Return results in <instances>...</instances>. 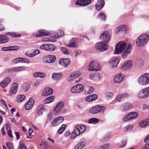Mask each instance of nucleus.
<instances>
[{
    "instance_id": "nucleus-1",
    "label": "nucleus",
    "mask_w": 149,
    "mask_h": 149,
    "mask_svg": "<svg viewBox=\"0 0 149 149\" xmlns=\"http://www.w3.org/2000/svg\"><path fill=\"white\" fill-rule=\"evenodd\" d=\"M126 46V44L125 42L123 41L119 42L116 45L115 54L118 55L123 52L122 57L123 58H125L127 55L130 53L132 49V45L130 44H128L125 50Z\"/></svg>"
},
{
    "instance_id": "nucleus-2",
    "label": "nucleus",
    "mask_w": 149,
    "mask_h": 149,
    "mask_svg": "<svg viewBox=\"0 0 149 149\" xmlns=\"http://www.w3.org/2000/svg\"><path fill=\"white\" fill-rule=\"evenodd\" d=\"M149 37L146 33L142 34L137 38L136 45L138 46H143L145 45L149 40Z\"/></svg>"
},
{
    "instance_id": "nucleus-3",
    "label": "nucleus",
    "mask_w": 149,
    "mask_h": 149,
    "mask_svg": "<svg viewBox=\"0 0 149 149\" xmlns=\"http://www.w3.org/2000/svg\"><path fill=\"white\" fill-rule=\"evenodd\" d=\"M8 35L15 38L21 36L20 34H17V33H16L8 32L6 35H0V44H4L8 41L9 38L7 36Z\"/></svg>"
},
{
    "instance_id": "nucleus-4",
    "label": "nucleus",
    "mask_w": 149,
    "mask_h": 149,
    "mask_svg": "<svg viewBox=\"0 0 149 149\" xmlns=\"http://www.w3.org/2000/svg\"><path fill=\"white\" fill-rule=\"evenodd\" d=\"M138 82L141 85H145L149 84V74H144L138 79Z\"/></svg>"
},
{
    "instance_id": "nucleus-5",
    "label": "nucleus",
    "mask_w": 149,
    "mask_h": 149,
    "mask_svg": "<svg viewBox=\"0 0 149 149\" xmlns=\"http://www.w3.org/2000/svg\"><path fill=\"white\" fill-rule=\"evenodd\" d=\"M106 110V108L104 106H101L96 105L92 107L89 110L90 112L93 114H95L101 112L103 113Z\"/></svg>"
},
{
    "instance_id": "nucleus-6",
    "label": "nucleus",
    "mask_w": 149,
    "mask_h": 149,
    "mask_svg": "<svg viewBox=\"0 0 149 149\" xmlns=\"http://www.w3.org/2000/svg\"><path fill=\"white\" fill-rule=\"evenodd\" d=\"M88 69L89 71H97L100 69L99 64L98 62L94 61L90 63L88 65Z\"/></svg>"
},
{
    "instance_id": "nucleus-7",
    "label": "nucleus",
    "mask_w": 149,
    "mask_h": 149,
    "mask_svg": "<svg viewBox=\"0 0 149 149\" xmlns=\"http://www.w3.org/2000/svg\"><path fill=\"white\" fill-rule=\"evenodd\" d=\"M138 116V113L136 112H132L125 115L123 118V120L124 121L130 120L137 118Z\"/></svg>"
},
{
    "instance_id": "nucleus-8",
    "label": "nucleus",
    "mask_w": 149,
    "mask_h": 149,
    "mask_svg": "<svg viewBox=\"0 0 149 149\" xmlns=\"http://www.w3.org/2000/svg\"><path fill=\"white\" fill-rule=\"evenodd\" d=\"M137 96L140 98H145L149 96V87L143 89L138 93Z\"/></svg>"
},
{
    "instance_id": "nucleus-9",
    "label": "nucleus",
    "mask_w": 149,
    "mask_h": 149,
    "mask_svg": "<svg viewBox=\"0 0 149 149\" xmlns=\"http://www.w3.org/2000/svg\"><path fill=\"white\" fill-rule=\"evenodd\" d=\"M108 46L107 44L103 42L97 43L95 46V48L100 51L104 52L107 49Z\"/></svg>"
},
{
    "instance_id": "nucleus-10",
    "label": "nucleus",
    "mask_w": 149,
    "mask_h": 149,
    "mask_svg": "<svg viewBox=\"0 0 149 149\" xmlns=\"http://www.w3.org/2000/svg\"><path fill=\"white\" fill-rule=\"evenodd\" d=\"M64 103L61 102L58 103L56 105L54 108L53 113L56 115H58L61 113V109L63 107Z\"/></svg>"
},
{
    "instance_id": "nucleus-11",
    "label": "nucleus",
    "mask_w": 149,
    "mask_h": 149,
    "mask_svg": "<svg viewBox=\"0 0 149 149\" xmlns=\"http://www.w3.org/2000/svg\"><path fill=\"white\" fill-rule=\"evenodd\" d=\"M84 89V87L82 84H77L73 86L71 89V91L74 93H78L81 92Z\"/></svg>"
},
{
    "instance_id": "nucleus-12",
    "label": "nucleus",
    "mask_w": 149,
    "mask_h": 149,
    "mask_svg": "<svg viewBox=\"0 0 149 149\" xmlns=\"http://www.w3.org/2000/svg\"><path fill=\"white\" fill-rule=\"evenodd\" d=\"M42 59L45 63H53L56 61V56H54L48 55L43 57Z\"/></svg>"
},
{
    "instance_id": "nucleus-13",
    "label": "nucleus",
    "mask_w": 149,
    "mask_h": 149,
    "mask_svg": "<svg viewBox=\"0 0 149 149\" xmlns=\"http://www.w3.org/2000/svg\"><path fill=\"white\" fill-rule=\"evenodd\" d=\"M71 61L69 58H61L59 60V64L62 67L66 68L70 64Z\"/></svg>"
},
{
    "instance_id": "nucleus-14",
    "label": "nucleus",
    "mask_w": 149,
    "mask_h": 149,
    "mask_svg": "<svg viewBox=\"0 0 149 149\" xmlns=\"http://www.w3.org/2000/svg\"><path fill=\"white\" fill-rule=\"evenodd\" d=\"M64 118L62 116H59L55 118L52 122V125L55 127L59 125L63 121Z\"/></svg>"
},
{
    "instance_id": "nucleus-15",
    "label": "nucleus",
    "mask_w": 149,
    "mask_h": 149,
    "mask_svg": "<svg viewBox=\"0 0 149 149\" xmlns=\"http://www.w3.org/2000/svg\"><path fill=\"white\" fill-rule=\"evenodd\" d=\"M100 39L106 42H109L111 39L110 34L108 31H104L100 36Z\"/></svg>"
},
{
    "instance_id": "nucleus-16",
    "label": "nucleus",
    "mask_w": 149,
    "mask_h": 149,
    "mask_svg": "<svg viewBox=\"0 0 149 149\" xmlns=\"http://www.w3.org/2000/svg\"><path fill=\"white\" fill-rule=\"evenodd\" d=\"M81 134V131L79 129V125H77L74 128V130L71 133L70 138L73 139L75 138L77 136H79Z\"/></svg>"
},
{
    "instance_id": "nucleus-17",
    "label": "nucleus",
    "mask_w": 149,
    "mask_h": 149,
    "mask_svg": "<svg viewBox=\"0 0 149 149\" xmlns=\"http://www.w3.org/2000/svg\"><path fill=\"white\" fill-rule=\"evenodd\" d=\"M129 94L127 93L120 94L116 97V100L118 102H121L128 98L129 97Z\"/></svg>"
},
{
    "instance_id": "nucleus-18",
    "label": "nucleus",
    "mask_w": 149,
    "mask_h": 149,
    "mask_svg": "<svg viewBox=\"0 0 149 149\" xmlns=\"http://www.w3.org/2000/svg\"><path fill=\"white\" fill-rule=\"evenodd\" d=\"M91 3V0H77L75 3L77 5L86 6Z\"/></svg>"
},
{
    "instance_id": "nucleus-19",
    "label": "nucleus",
    "mask_w": 149,
    "mask_h": 149,
    "mask_svg": "<svg viewBox=\"0 0 149 149\" xmlns=\"http://www.w3.org/2000/svg\"><path fill=\"white\" fill-rule=\"evenodd\" d=\"M18 88V84L17 83H15L13 84L11 86L9 92L10 94H16Z\"/></svg>"
},
{
    "instance_id": "nucleus-20",
    "label": "nucleus",
    "mask_w": 149,
    "mask_h": 149,
    "mask_svg": "<svg viewBox=\"0 0 149 149\" xmlns=\"http://www.w3.org/2000/svg\"><path fill=\"white\" fill-rule=\"evenodd\" d=\"M53 92V89L50 87H46L43 90L42 93V96H47L52 94Z\"/></svg>"
},
{
    "instance_id": "nucleus-21",
    "label": "nucleus",
    "mask_w": 149,
    "mask_h": 149,
    "mask_svg": "<svg viewBox=\"0 0 149 149\" xmlns=\"http://www.w3.org/2000/svg\"><path fill=\"white\" fill-rule=\"evenodd\" d=\"M49 32L45 30H39L37 31L35 34V35L36 37L43 36H48L49 35Z\"/></svg>"
},
{
    "instance_id": "nucleus-22",
    "label": "nucleus",
    "mask_w": 149,
    "mask_h": 149,
    "mask_svg": "<svg viewBox=\"0 0 149 149\" xmlns=\"http://www.w3.org/2000/svg\"><path fill=\"white\" fill-rule=\"evenodd\" d=\"M132 65V63L131 61L129 60L125 62L121 67L123 70H125L130 68Z\"/></svg>"
},
{
    "instance_id": "nucleus-23",
    "label": "nucleus",
    "mask_w": 149,
    "mask_h": 149,
    "mask_svg": "<svg viewBox=\"0 0 149 149\" xmlns=\"http://www.w3.org/2000/svg\"><path fill=\"white\" fill-rule=\"evenodd\" d=\"M90 78L95 81H97L100 80L101 78L99 74L97 72H95L91 74Z\"/></svg>"
},
{
    "instance_id": "nucleus-24",
    "label": "nucleus",
    "mask_w": 149,
    "mask_h": 149,
    "mask_svg": "<svg viewBox=\"0 0 149 149\" xmlns=\"http://www.w3.org/2000/svg\"><path fill=\"white\" fill-rule=\"evenodd\" d=\"M34 100L32 98H30L29 101L25 104V107L26 110H29L31 109L34 104Z\"/></svg>"
},
{
    "instance_id": "nucleus-25",
    "label": "nucleus",
    "mask_w": 149,
    "mask_h": 149,
    "mask_svg": "<svg viewBox=\"0 0 149 149\" xmlns=\"http://www.w3.org/2000/svg\"><path fill=\"white\" fill-rule=\"evenodd\" d=\"M124 77V75L122 73H119L115 77L114 81L115 83H119L123 81Z\"/></svg>"
},
{
    "instance_id": "nucleus-26",
    "label": "nucleus",
    "mask_w": 149,
    "mask_h": 149,
    "mask_svg": "<svg viewBox=\"0 0 149 149\" xmlns=\"http://www.w3.org/2000/svg\"><path fill=\"white\" fill-rule=\"evenodd\" d=\"M104 0H98L95 5L96 10L100 11L104 6Z\"/></svg>"
},
{
    "instance_id": "nucleus-27",
    "label": "nucleus",
    "mask_w": 149,
    "mask_h": 149,
    "mask_svg": "<svg viewBox=\"0 0 149 149\" xmlns=\"http://www.w3.org/2000/svg\"><path fill=\"white\" fill-rule=\"evenodd\" d=\"M10 81L11 79L9 77H6L0 83V85L3 88H5L7 86Z\"/></svg>"
},
{
    "instance_id": "nucleus-28",
    "label": "nucleus",
    "mask_w": 149,
    "mask_h": 149,
    "mask_svg": "<svg viewBox=\"0 0 149 149\" xmlns=\"http://www.w3.org/2000/svg\"><path fill=\"white\" fill-rule=\"evenodd\" d=\"M62 75L61 73H53L52 75V78L53 80L58 81L60 80L61 78Z\"/></svg>"
},
{
    "instance_id": "nucleus-29",
    "label": "nucleus",
    "mask_w": 149,
    "mask_h": 149,
    "mask_svg": "<svg viewBox=\"0 0 149 149\" xmlns=\"http://www.w3.org/2000/svg\"><path fill=\"white\" fill-rule=\"evenodd\" d=\"M119 62V60L118 57L113 58L111 61V64L113 68H116L117 67Z\"/></svg>"
},
{
    "instance_id": "nucleus-30",
    "label": "nucleus",
    "mask_w": 149,
    "mask_h": 149,
    "mask_svg": "<svg viewBox=\"0 0 149 149\" xmlns=\"http://www.w3.org/2000/svg\"><path fill=\"white\" fill-rule=\"evenodd\" d=\"M139 126L141 128L146 127L149 125V119L141 121L139 124Z\"/></svg>"
},
{
    "instance_id": "nucleus-31",
    "label": "nucleus",
    "mask_w": 149,
    "mask_h": 149,
    "mask_svg": "<svg viewBox=\"0 0 149 149\" xmlns=\"http://www.w3.org/2000/svg\"><path fill=\"white\" fill-rule=\"evenodd\" d=\"M45 75V73L40 72H35L33 74V75L35 78L39 77L40 78H44Z\"/></svg>"
},
{
    "instance_id": "nucleus-32",
    "label": "nucleus",
    "mask_w": 149,
    "mask_h": 149,
    "mask_svg": "<svg viewBox=\"0 0 149 149\" xmlns=\"http://www.w3.org/2000/svg\"><path fill=\"white\" fill-rule=\"evenodd\" d=\"M126 29V26L125 25H120L115 30V32L116 33H119L121 30L125 31Z\"/></svg>"
},
{
    "instance_id": "nucleus-33",
    "label": "nucleus",
    "mask_w": 149,
    "mask_h": 149,
    "mask_svg": "<svg viewBox=\"0 0 149 149\" xmlns=\"http://www.w3.org/2000/svg\"><path fill=\"white\" fill-rule=\"evenodd\" d=\"M77 39L75 38H73L71 40L68 44V46L71 47H76V41Z\"/></svg>"
},
{
    "instance_id": "nucleus-34",
    "label": "nucleus",
    "mask_w": 149,
    "mask_h": 149,
    "mask_svg": "<svg viewBox=\"0 0 149 149\" xmlns=\"http://www.w3.org/2000/svg\"><path fill=\"white\" fill-rule=\"evenodd\" d=\"M85 143L84 141H82L77 144L74 147L75 149H82L85 146Z\"/></svg>"
},
{
    "instance_id": "nucleus-35",
    "label": "nucleus",
    "mask_w": 149,
    "mask_h": 149,
    "mask_svg": "<svg viewBox=\"0 0 149 149\" xmlns=\"http://www.w3.org/2000/svg\"><path fill=\"white\" fill-rule=\"evenodd\" d=\"M99 122V119L95 118H92L89 119L88 120V123L93 124H96L97 123Z\"/></svg>"
},
{
    "instance_id": "nucleus-36",
    "label": "nucleus",
    "mask_w": 149,
    "mask_h": 149,
    "mask_svg": "<svg viewBox=\"0 0 149 149\" xmlns=\"http://www.w3.org/2000/svg\"><path fill=\"white\" fill-rule=\"evenodd\" d=\"M123 110L125 111H127L132 108V105L129 103H126L123 105Z\"/></svg>"
},
{
    "instance_id": "nucleus-37",
    "label": "nucleus",
    "mask_w": 149,
    "mask_h": 149,
    "mask_svg": "<svg viewBox=\"0 0 149 149\" xmlns=\"http://www.w3.org/2000/svg\"><path fill=\"white\" fill-rule=\"evenodd\" d=\"M67 127V125L65 124H63L60 127L58 130L57 133L59 134H61L65 130Z\"/></svg>"
},
{
    "instance_id": "nucleus-38",
    "label": "nucleus",
    "mask_w": 149,
    "mask_h": 149,
    "mask_svg": "<svg viewBox=\"0 0 149 149\" xmlns=\"http://www.w3.org/2000/svg\"><path fill=\"white\" fill-rule=\"evenodd\" d=\"M64 32L62 31H59L56 35L52 36L51 37L53 38H58L61 37L64 35Z\"/></svg>"
},
{
    "instance_id": "nucleus-39",
    "label": "nucleus",
    "mask_w": 149,
    "mask_h": 149,
    "mask_svg": "<svg viewBox=\"0 0 149 149\" xmlns=\"http://www.w3.org/2000/svg\"><path fill=\"white\" fill-rule=\"evenodd\" d=\"M47 51L52 52L54 51L55 49V47L52 44H47Z\"/></svg>"
},
{
    "instance_id": "nucleus-40",
    "label": "nucleus",
    "mask_w": 149,
    "mask_h": 149,
    "mask_svg": "<svg viewBox=\"0 0 149 149\" xmlns=\"http://www.w3.org/2000/svg\"><path fill=\"white\" fill-rule=\"evenodd\" d=\"M23 91L24 92L28 91L30 88L29 85L26 83H24L22 84V86Z\"/></svg>"
},
{
    "instance_id": "nucleus-41",
    "label": "nucleus",
    "mask_w": 149,
    "mask_h": 149,
    "mask_svg": "<svg viewBox=\"0 0 149 149\" xmlns=\"http://www.w3.org/2000/svg\"><path fill=\"white\" fill-rule=\"evenodd\" d=\"M54 97L51 96L47 97L44 100V102L45 104H48L52 102L54 100Z\"/></svg>"
},
{
    "instance_id": "nucleus-42",
    "label": "nucleus",
    "mask_w": 149,
    "mask_h": 149,
    "mask_svg": "<svg viewBox=\"0 0 149 149\" xmlns=\"http://www.w3.org/2000/svg\"><path fill=\"white\" fill-rule=\"evenodd\" d=\"M97 17L101 20L105 21V15L103 13H100L98 14Z\"/></svg>"
},
{
    "instance_id": "nucleus-43",
    "label": "nucleus",
    "mask_w": 149,
    "mask_h": 149,
    "mask_svg": "<svg viewBox=\"0 0 149 149\" xmlns=\"http://www.w3.org/2000/svg\"><path fill=\"white\" fill-rule=\"evenodd\" d=\"M60 49L64 54L65 55H69V53L67 49L65 47H61Z\"/></svg>"
},
{
    "instance_id": "nucleus-44",
    "label": "nucleus",
    "mask_w": 149,
    "mask_h": 149,
    "mask_svg": "<svg viewBox=\"0 0 149 149\" xmlns=\"http://www.w3.org/2000/svg\"><path fill=\"white\" fill-rule=\"evenodd\" d=\"M25 97L24 95H21L17 97V101L19 102H22L25 99Z\"/></svg>"
},
{
    "instance_id": "nucleus-45",
    "label": "nucleus",
    "mask_w": 149,
    "mask_h": 149,
    "mask_svg": "<svg viewBox=\"0 0 149 149\" xmlns=\"http://www.w3.org/2000/svg\"><path fill=\"white\" fill-rule=\"evenodd\" d=\"M44 109L40 106H39L38 108V113L39 116H42L43 112Z\"/></svg>"
},
{
    "instance_id": "nucleus-46",
    "label": "nucleus",
    "mask_w": 149,
    "mask_h": 149,
    "mask_svg": "<svg viewBox=\"0 0 149 149\" xmlns=\"http://www.w3.org/2000/svg\"><path fill=\"white\" fill-rule=\"evenodd\" d=\"M79 129L81 131V134L83 133L86 130V127L83 125H81L80 126L79 125Z\"/></svg>"
},
{
    "instance_id": "nucleus-47",
    "label": "nucleus",
    "mask_w": 149,
    "mask_h": 149,
    "mask_svg": "<svg viewBox=\"0 0 149 149\" xmlns=\"http://www.w3.org/2000/svg\"><path fill=\"white\" fill-rule=\"evenodd\" d=\"M110 144L109 143L105 144L101 146L99 149H107L109 148Z\"/></svg>"
},
{
    "instance_id": "nucleus-48",
    "label": "nucleus",
    "mask_w": 149,
    "mask_h": 149,
    "mask_svg": "<svg viewBox=\"0 0 149 149\" xmlns=\"http://www.w3.org/2000/svg\"><path fill=\"white\" fill-rule=\"evenodd\" d=\"M111 137V135L109 134H107L105 137L101 140V141L103 142L107 141Z\"/></svg>"
},
{
    "instance_id": "nucleus-49",
    "label": "nucleus",
    "mask_w": 149,
    "mask_h": 149,
    "mask_svg": "<svg viewBox=\"0 0 149 149\" xmlns=\"http://www.w3.org/2000/svg\"><path fill=\"white\" fill-rule=\"evenodd\" d=\"M88 90L87 93L88 94H90L93 93L94 91V88L92 86H88L87 87Z\"/></svg>"
},
{
    "instance_id": "nucleus-50",
    "label": "nucleus",
    "mask_w": 149,
    "mask_h": 149,
    "mask_svg": "<svg viewBox=\"0 0 149 149\" xmlns=\"http://www.w3.org/2000/svg\"><path fill=\"white\" fill-rule=\"evenodd\" d=\"M21 63H30V61L25 58H21Z\"/></svg>"
},
{
    "instance_id": "nucleus-51",
    "label": "nucleus",
    "mask_w": 149,
    "mask_h": 149,
    "mask_svg": "<svg viewBox=\"0 0 149 149\" xmlns=\"http://www.w3.org/2000/svg\"><path fill=\"white\" fill-rule=\"evenodd\" d=\"M73 75V77L75 79L79 77L81 75L80 73L79 72H75L72 73Z\"/></svg>"
},
{
    "instance_id": "nucleus-52",
    "label": "nucleus",
    "mask_w": 149,
    "mask_h": 149,
    "mask_svg": "<svg viewBox=\"0 0 149 149\" xmlns=\"http://www.w3.org/2000/svg\"><path fill=\"white\" fill-rule=\"evenodd\" d=\"M6 145L9 149H13V143L11 142H7Z\"/></svg>"
},
{
    "instance_id": "nucleus-53",
    "label": "nucleus",
    "mask_w": 149,
    "mask_h": 149,
    "mask_svg": "<svg viewBox=\"0 0 149 149\" xmlns=\"http://www.w3.org/2000/svg\"><path fill=\"white\" fill-rule=\"evenodd\" d=\"M21 58H17L13 60V62L14 63H17L21 62Z\"/></svg>"
},
{
    "instance_id": "nucleus-54",
    "label": "nucleus",
    "mask_w": 149,
    "mask_h": 149,
    "mask_svg": "<svg viewBox=\"0 0 149 149\" xmlns=\"http://www.w3.org/2000/svg\"><path fill=\"white\" fill-rule=\"evenodd\" d=\"M10 51L17 50L19 49V47L18 46H10Z\"/></svg>"
},
{
    "instance_id": "nucleus-55",
    "label": "nucleus",
    "mask_w": 149,
    "mask_h": 149,
    "mask_svg": "<svg viewBox=\"0 0 149 149\" xmlns=\"http://www.w3.org/2000/svg\"><path fill=\"white\" fill-rule=\"evenodd\" d=\"M75 79L73 77V75L72 74H71L69 77L68 78L67 80L68 81H71L74 79Z\"/></svg>"
},
{
    "instance_id": "nucleus-56",
    "label": "nucleus",
    "mask_w": 149,
    "mask_h": 149,
    "mask_svg": "<svg viewBox=\"0 0 149 149\" xmlns=\"http://www.w3.org/2000/svg\"><path fill=\"white\" fill-rule=\"evenodd\" d=\"M47 44L42 45L40 47V48L42 50H44L45 51H47Z\"/></svg>"
},
{
    "instance_id": "nucleus-57",
    "label": "nucleus",
    "mask_w": 149,
    "mask_h": 149,
    "mask_svg": "<svg viewBox=\"0 0 149 149\" xmlns=\"http://www.w3.org/2000/svg\"><path fill=\"white\" fill-rule=\"evenodd\" d=\"M133 126L131 125H129L126 127L124 129L126 130L127 131L132 129L133 128Z\"/></svg>"
},
{
    "instance_id": "nucleus-58",
    "label": "nucleus",
    "mask_w": 149,
    "mask_h": 149,
    "mask_svg": "<svg viewBox=\"0 0 149 149\" xmlns=\"http://www.w3.org/2000/svg\"><path fill=\"white\" fill-rule=\"evenodd\" d=\"M122 144L120 146V148H122L125 146L126 144V141L125 140H124L122 141Z\"/></svg>"
},
{
    "instance_id": "nucleus-59",
    "label": "nucleus",
    "mask_w": 149,
    "mask_h": 149,
    "mask_svg": "<svg viewBox=\"0 0 149 149\" xmlns=\"http://www.w3.org/2000/svg\"><path fill=\"white\" fill-rule=\"evenodd\" d=\"M91 98H92V101L96 100L97 98V96L96 94H93L91 95Z\"/></svg>"
},
{
    "instance_id": "nucleus-60",
    "label": "nucleus",
    "mask_w": 149,
    "mask_h": 149,
    "mask_svg": "<svg viewBox=\"0 0 149 149\" xmlns=\"http://www.w3.org/2000/svg\"><path fill=\"white\" fill-rule=\"evenodd\" d=\"M105 95L107 97L110 98L112 97L113 94L111 92H107L105 93Z\"/></svg>"
},
{
    "instance_id": "nucleus-61",
    "label": "nucleus",
    "mask_w": 149,
    "mask_h": 149,
    "mask_svg": "<svg viewBox=\"0 0 149 149\" xmlns=\"http://www.w3.org/2000/svg\"><path fill=\"white\" fill-rule=\"evenodd\" d=\"M91 97L90 95L87 97L85 99V100L88 102H91L93 101L92 100V98H91Z\"/></svg>"
},
{
    "instance_id": "nucleus-62",
    "label": "nucleus",
    "mask_w": 149,
    "mask_h": 149,
    "mask_svg": "<svg viewBox=\"0 0 149 149\" xmlns=\"http://www.w3.org/2000/svg\"><path fill=\"white\" fill-rule=\"evenodd\" d=\"M1 49L3 51H10V46L8 47H3L1 48Z\"/></svg>"
},
{
    "instance_id": "nucleus-63",
    "label": "nucleus",
    "mask_w": 149,
    "mask_h": 149,
    "mask_svg": "<svg viewBox=\"0 0 149 149\" xmlns=\"http://www.w3.org/2000/svg\"><path fill=\"white\" fill-rule=\"evenodd\" d=\"M146 109H149V105L144 104L143 105L142 110H145Z\"/></svg>"
},
{
    "instance_id": "nucleus-64",
    "label": "nucleus",
    "mask_w": 149,
    "mask_h": 149,
    "mask_svg": "<svg viewBox=\"0 0 149 149\" xmlns=\"http://www.w3.org/2000/svg\"><path fill=\"white\" fill-rule=\"evenodd\" d=\"M144 141L146 143H149V134L144 138Z\"/></svg>"
}]
</instances>
